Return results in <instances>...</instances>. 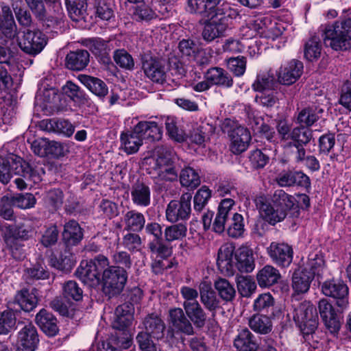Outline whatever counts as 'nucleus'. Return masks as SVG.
<instances>
[{
  "instance_id": "1",
  "label": "nucleus",
  "mask_w": 351,
  "mask_h": 351,
  "mask_svg": "<svg viewBox=\"0 0 351 351\" xmlns=\"http://www.w3.org/2000/svg\"><path fill=\"white\" fill-rule=\"evenodd\" d=\"M256 207L262 218L271 226L285 219L287 210L295 204V198L282 189L276 190L270 198L260 195L256 199Z\"/></svg>"
},
{
  "instance_id": "2",
  "label": "nucleus",
  "mask_w": 351,
  "mask_h": 351,
  "mask_svg": "<svg viewBox=\"0 0 351 351\" xmlns=\"http://www.w3.org/2000/svg\"><path fill=\"white\" fill-rule=\"evenodd\" d=\"M154 164L149 173L155 183L173 182L178 180L176 162L178 157L173 149L166 145L157 146L154 150Z\"/></svg>"
},
{
  "instance_id": "3",
  "label": "nucleus",
  "mask_w": 351,
  "mask_h": 351,
  "mask_svg": "<svg viewBox=\"0 0 351 351\" xmlns=\"http://www.w3.org/2000/svg\"><path fill=\"white\" fill-rule=\"evenodd\" d=\"M234 204V201L232 198L221 200L213 222V229L215 232L221 234L227 226L228 236L239 238L245 231L244 219L241 214L232 213Z\"/></svg>"
},
{
  "instance_id": "4",
  "label": "nucleus",
  "mask_w": 351,
  "mask_h": 351,
  "mask_svg": "<svg viewBox=\"0 0 351 351\" xmlns=\"http://www.w3.org/2000/svg\"><path fill=\"white\" fill-rule=\"evenodd\" d=\"M319 32L326 47H330L335 51H346L351 48L350 18L322 25Z\"/></svg>"
},
{
  "instance_id": "5",
  "label": "nucleus",
  "mask_w": 351,
  "mask_h": 351,
  "mask_svg": "<svg viewBox=\"0 0 351 351\" xmlns=\"http://www.w3.org/2000/svg\"><path fill=\"white\" fill-rule=\"evenodd\" d=\"M12 173L19 175L33 183L41 180L40 173L21 157L11 153H0V182L8 184Z\"/></svg>"
},
{
  "instance_id": "6",
  "label": "nucleus",
  "mask_w": 351,
  "mask_h": 351,
  "mask_svg": "<svg viewBox=\"0 0 351 351\" xmlns=\"http://www.w3.org/2000/svg\"><path fill=\"white\" fill-rule=\"evenodd\" d=\"M292 318L304 336L315 332L318 326V314L316 308L309 301H295L287 314Z\"/></svg>"
},
{
  "instance_id": "7",
  "label": "nucleus",
  "mask_w": 351,
  "mask_h": 351,
  "mask_svg": "<svg viewBox=\"0 0 351 351\" xmlns=\"http://www.w3.org/2000/svg\"><path fill=\"white\" fill-rule=\"evenodd\" d=\"M109 265L107 257L99 254L93 259L82 261L75 271L76 276L89 287L98 285L101 280V274H104Z\"/></svg>"
},
{
  "instance_id": "8",
  "label": "nucleus",
  "mask_w": 351,
  "mask_h": 351,
  "mask_svg": "<svg viewBox=\"0 0 351 351\" xmlns=\"http://www.w3.org/2000/svg\"><path fill=\"white\" fill-rule=\"evenodd\" d=\"M169 330L168 335L171 338L181 339L183 335L191 336L195 334L193 324L181 308H172L169 310L168 316Z\"/></svg>"
},
{
  "instance_id": "9",
  "label": "nucleus",
  "mask_w": 351,
  "mask_h": 351,
  "mask_svg": "<svg viewBox=\"0 0 351 351\" xmlns=\"http://www.w3.org/2000/svg\"><path fill=\"white\" fill-rule=\"evenodd\" d=\"M127 278L125 269L108 265L101 277L104 293L109 298L119 295L125 287Z\"/></svg>"
},
{
  "instance_id": "10",
  "label": "nucleus",
  "mask_w": 351,
  "mask_h": 351,
  "mask_svg": "<svg viewBox=\"0 0 351 351\" xmlns=\"http://www.w3.org/2000/svg\"><path fill=\"white\" fill-rule=\"evenodd\" d=\"M191 193H184L179 200L170 201L166 209L167 220L171 223L187 220L191 213Z\"/></svg>"
},
{
  "instance_id": "11",
  "label": "nucleus",
  "mask_w": 351,
  "mask_h": 351,
  "mask_svg": "<svg viewBox=\"0 0 351 351\" xmlns=\"http://www.w3.org/2000/svg\"><path fill=\"white\" fill-rule=\"evenodd\" d=\"M303 69V63L301 61L293 59L282 64L277 70V80L281 84L291 85L301 77Z\"/></svg>"
},
{
  "instance_id": "12",
  "label": "nucleus",
  "mask_w": 351,
  "mask_h": 351,
  "mask_svg": "<svg viewBox=\"0 0 351 351\" xmlns=\"http://www.w3.org/2000/svg\"><path fill=\"white\" fill-rule=\"evenodd\" d=\"M39 341L37 330L30 322L22 324L17 335L16 351H34Z\"/></svg>"
},
{
  "instance_id": "13",
  "label": "nucleus",
  "mask_w": 351,
  "mask_h": 351,
  "mask_svg": "<svg viewBox=\"0 0 351 351\" xmlns=\"http://www.w3.org/2000/svg\"><path fill=\"white\" fill-rule=\"evenodd\" d=\"M46 44L45 36L39 30H27L19 43L23 51L31 55L39 53Z\"/></svg>"
},
{
  "instance_id": "14",
  "label": "nucleus",
  "mask_w": 351,
  "mask_h": 351,
  "mask_svg": "<svg viewBox=\"0 0 351 351\" xmlns=\"http://www.w3.org/2000/svg\"><path fill=\"white\" fill-rule=\"evenodd\" d=\"M267 252L271 261L279 267H289L293 261V248L287 243L271 242Z\"/></svg>"
},
{
  "instance_id": "15",
  "label": "nucleus",
  "mask_w": 351,
  "mask_h": 351,
  "mask_svg": "<svg viewBox=\"0 0 351 351\" xmlns=\"http://www.w3.org/2000/svg\"><path fill=\"white\" fill-rule=\"evenodd\" d=\"M323 293L337 300V304L343 309L348 304V287L341 281H326L322 287Z\"/></svg>"
},
{
  "instance_id": "16",
  "label": "nucleus",
  "mask_w": 351,
  "mask_h": 351,
  "mask_svg": "<svg viewBox=\"0 0 351 351\" xmlns=\"http://www.w3.org/2000/svg\"><path fill=\"white\" fill-rule=\"evenodd\" d=\"M276 183L281 187L298 185L306 189L311 186L310 178L302 171H283L276 178Z\"/></svg>"
},
{
  "instance_id": "17",
  "label": "nucleus",
  "mask_w": 351,
  "mask_h": 351,
  "mask_svg": "<svg viewBox=\"0 0 351 351\" xmlns=\"http://www.w3.org/2000/svg\"><path fill=\"white\" fill-rule=\"evenodd\" d=\"M231 141L230 149L234 154H239L245 151L251 140L249 130L243 127L237 126L229 132Z\"/></svg>"
},
{
  "instance_id": "18",
  "label": "nucleus",
  "mask_w": 351,
  "mask_h": 351,
  "mask_svg": "<svg viewBox=\"0 0 351 351\" xmlns=\"http://www.w3.org/2000/svg\"><path fill=\"white\" fill-rule=\"evenodd\" d=\"M142 67L145 75L152 81L162 83L165 80V68L158 59L151 56H144Z\"/></svg>"
},
{
  "instance_id": "19",
  "label": "nucleus",
  "mask_w": 351,
  "mask_h": 351,
  "mask_svg": "<svg viewBox=\"0 0 351 351\" xmlns=\"http://www.w3.org/2000/svg\"><path fill=\"white\" fill-rule=\"evenodd\" d=\"M199 291L201 303L214 317L216 311L220 307V301L212 289L211 283L206 280L202 281L199 285Z\"/></svg>"
},
{
  "instance_id": "20",
  "label": "nucleus",
  "mask_w": 351,
  "mask_h": 351,
  "mask_svg": "<svg viewBox=\"0 0 351 351\" xmlns=\"http://www.w3.org/2000/svg\"><path fill=\"white\" fill-rule=\"evenodd\" d=\"M228 27V23L217 18H210L204 22V28L202 32V38L210 43L215 39L223 36Z\"/></svg>"
},
{
  "instance_id": "21",
  "label": "nucleus",
  "mask_w": 351,
  "mask_h": 351,
  "mask_svg": "<svg viewBox=\"0 0 351 351\" xmlns=\"http://www.w3.org/2000/svg\"><path fill=\"white\" fill-rule=\"evenodd\" d=\"M76 256L68 245L64 246L60 252L59 258L52 256L50 258L49 265L61 271L69 272L76 263Z\"/></svg>"
},
{
  "instance_id": "22",
  "label": "nucleus",
  "mask_w": 351,
  "mask_h": 351,
  "mask_svg": "<svg viewBox=\"0 0 351 351\" xmlns=\"http://www.w3.org/2000/svg\"><path fill=\"white\" fill-rule=\"evenodd\" d=\"M145 332L151 335L155 339H160L164 337L166 325L157 313L148 314L143 320Z\"/></svg>"
},
{
  "instance_id": "23",
  "label": "nucleus",
  "mask_w": 351,
  "mask_h": 351,
  "mask_svg": "<svg viewBox=\"0 0 351 351\" xmlns=\"http://www.w3.org/2000/svg\"><path fill=\"white\" fill-rule=\"evenodd\" d=\"M121 143L123 149L128 154L137 152L143 145V137L136 125L132 130L123 132L121 134Z\"/></svg>"
},
{
  "instance_id": "24",
  "label": "nucleus",
  "mask_w": 351,
  "mask_h": 351,
  "mask_svg": "<svg viewBox=\"0 0 351 351\" xmlns=\"http://www.w3.org/2000/svg\"><path fill=\"white\" fill-rule=\"evenodd\" d=\"M318 307L327 328L331 332H337L340 328V322L332 306L324 299L319 301Z\"/></svg>"
},
{
  "instance_id": "25",
  "label": "nucleus",
  "mask_w": 351,
  "mask_h": 351,
  "mask_svg": "<svg viewBox=\"0 0 351 351\" xmlns=\"http://www.w3.org/2000/svg\"><path fill=\"white\" fill-rule=\"evenodd\" d=\"M0 32L7 38H12L16 34V26L10 8L4 3H1Z\"/></svg>"
},
{
  "instance_id": "26",
  "label": "nucleus",
  "mask_w": 351,
  "mask_h": 351,
  "mask_svg": "<svg viewBox=\"0 0 351 351\" xmlns=\"http://www.w3.org/2000/svg\"><path fill=\"white\" fill-rule=\"evenodd\" d=\"M35 321L40 329L48 336H55L58 332L56 318L45 308L36 315Z\"/></svg>"
},
{
  "instance_id": "27",
  "label": "nucleus",
  "mask_w": 351,
  "mask_h": 351,
  "mask_svg": "<svg viewBox=\"0 0 351 351\" xmlns=\"http://www.w3.org/2000/svg\"><path fill=\"white\" fill-rule=\"evenodd\" d=\"M221 0H188V7L191 13L204 18L210 17Z\"/></svg>"
},
{
  "instance_id": "28",
  "label": "nucleus",
  "mask_w": 351,
  "mask_h": 351,
  "mask_svg": "<svg viewBox=\"0 0 351 351\" xmlns=\"http://www.w3.org/2000/svg\"><path fill=\"white\" fill-rule=\"evenodd\" d=\"M42 126L44 130L49 132L61 134L67 137L72 136L75 131L74 125L68 120L64 119H50L43 120Z\"/></svg>"
},
{
  "instance_id": "29",
  "label": "nucleus",
  "mask_w": 351,
  "mask_h": 351,
  "mask_svg": "<svg viewBox=\"0 0 351 351\" xmlns=\"http://www.w3.org/2000/svg\"><path fill=\"white\" fill-rule=\"evenodd\" d=\"M206 79L212 86H218L224 88H230L233 84L231 75L223 69L220 67H212L205 73Z\"/></svg>"
},
{
  "instance_id": "30",
  "label": "nucleus",
  "mask_w": 351,
  "mask_h": 351,
  "mask_svg": "<svg viewBox=\"0 0 351 351\" xmlns=\"http://www.w3.org/2000/svg\"><path fill=\"white\" fill-rule=\"evenodd\" d=\"M131 199L133 204L139 207H147L151 203V190L143 182H136L131 188Z\"/></svg>"
},
{
  "instance_id": "31",
  "label": "nucleus",
  "mask_w": 351,
  "mask_h": 351,
  "mask_svg": "<svg viewBox=\"0 0 351 351\" xmlns=\"http://www.w3.org/2000/svg\"><path fill=\"white\" fill-rule=\"evenodd\" d=\"M313 280L312 274H308L301 267L296 269L292 275L291 287L295 293L304 294L309 290L311 283Z\"/></svg>"
},
{
  "instance_id": "32",
  "label": "nucleus",
  "mask_w": 351,
  "mask_h": 351,
  "mask_svg": "<svg viewBox=\"0 0 351 351\" xmlns=\"http://www.w3.org/2000/svg\"><path fill=\"white\" fill-rule=\"evenodd\" d=\"M237 267L241 272H252L254 267V258L252 250L246 246L239 247L235 252Z\"/></svg>"
},
{
  "instance_id": "33",
  "label": "nucleus",
  "mask_w": 351,
  "mask_h": 351,
  "mask_svg": "<svg viewBox=\"0 0 351 351\" xmlns=\"http://www.w3.org/2000/svg\"><path fill=\"white\" fill-rule=\"evenodd\" d=\"M324 112V110L319 106H309L298 113L297 122L302 126H311L322 117Z\"/></svg>"
},
{
  "instance_id": "34",
  "label": "nucleus",
  "mask_w": 351,
  "mask_h": 351,
  "mask_svg": "<svg viewBox=\"0 0 351 351\" xmlns=\"http://www.w3.org/2000/svg\"><path fill=\"white\" fill-rule=\"evenodd\" d=\"M89 53L86 50L70 51L66 56V66L73 71L83 70L89 62Z\"/></svg>"
},
{
  "instance_id": "35",
  "label": "nucleus",
  "mask_w": 351,
  "mask_h": 351,
  "mask_svg": "<svg viewBox=\"0 0 351 351\" xmlns=\"http://www.w3.org/2000/svg\"><path fill=\"white\" fill-rule=\"evenodd\" d=\"M77 79L91 93L99 98H104L108 93V88L101 80L88 75L80 74Z\"/></svg>"
},
{
  "instance_id": "36",
  "label": "nucleus",
  "mask_w": 351,
  "mask_h": 351,
  "mask_svg": "<svg viewBox=\"0 0 351 351\" xmlns=\"http://www.w3.org/2000/svg\"><path fill=\"white\" fill-rule=\"evenodd\" d=\"M234 247L231 244H225L218 251L217 264L222 272L232 273L233 269L232 256Z\"/></svg>"
},
{
  "instance_id": "37",
  "label": "nucleus",
  "mask_w": 351,
  "mask_h": 351,
  "mask_svg": "<svg viewBox=\"0 0 351 351\" xmlns=\"http://www.w3.org/2000/svg\"><path fill=\"white\" fill-rule=\"evenodd\" d=\"M281 275L280 271L271 265H265L258 271L256 280L261 287H269L277 283Z\"/></svg>"
},
{
  "instance_id": "38",
  "label": "nucleus",
  "mask_w": 351,
  "mask_h": 351,
  "mask_svg": "<svg viewBox=\"0 0 351 351\" xmlns=\"http://www.w3.org/2000/svg\"><path fill=\"white\" fill-rule=\"evenodd\" d=\"M183 310L193 326L197 328L204 327L207 315L199 302L189 304L186 307L183 308Z\"/></svg>"
},
{
  "instance_id": "39",
  "label": "nucleus",
  "mask_w": 351,
  "mask_h": 351,
  "mask_svg": "<svg viewBox=\"0 0 351 351\" xmlns=\"http://www.w3.org/2000/svg\"><path fill=\"white\" fill-rule=\"evenodd\" d=\"M234 346L238 351H256L258 348L254 335L247 328L239 331L234 339Z\"/></svg>"
},
{
  "instance_id": "40",
  "label": "nucleus",
  "mask_w": 351,
  "mask_h": 351,
  "mask_svg": "<svg viewBox=\"0 0 351 351\" xmlns=\"http://www.w3.org/2000/svg\"><path fill=\"white\" fill-rule=\"evenodd\" d=\"M36 289L29 291L27 289L19 291L14 298V303L17 304L20 308L29 312L33 310L37 305L38 298Z\"/></svg>"
},
{
  "instance_id": "41",
  "label": "nucleus",
  "mask_w": 351,
  "mask_h": 351,
  "mask_svg": "<svg viewBox=\"0 0 351 351\" xmlns=\"http://www.w3.org/2000/svg\"><path fill=\"white\" fill-rule=\"evenodd\" d=\"M62 237L66 245H77L83 238V232L79 223L75 220H71L64 226Z\"/></svg>"
},
{
  "instance_id": "42",
  "label": "nucleus",
  "mask_w": 351,
  "mask_h": 351,
  "mask_svg": "<svg viewBox=\"0 0 351 351\" xmlns=\"http://www.w3.org/2000/svg\"><path fill=\"white\" fill-rule=\"evenodd\" d=\"M125 229L132 232H140L145 223L144 215L136 210L126 212L123 217Z\"/></svg>"
},
{
  "instance_id": "43",
  "label": "nucleus",
  "mask_w": 351,
  "mask_h": 351,
  "mask_svg": "<svg viewBox=\"0 0 351 351\" xmlns=\"http://www.w3.org/2000/svg\"><path fill=\"white\" fill-rule=\"evenodd\" d=\"M136 130H140L143 138L158 141L162 138L161 128L155 121H141L136 125Z\"/></svg>"
},
{
  "instance_id": "44",
  "label": "nucleus",
  "mask_w": 351,
  "mask_h": 351,
  "mask_svg": "<svg viewBox=\"0 0 351 351\" xmlns=\"http://www.w3.org/2000/svg\"><path fill=\"white\" fill-rule=\"evenodd\" d=\"M249 326L255 332L266 335L272 330V322L266 315H255L249 320Z\"/></svg>"
},
{
  "instance_id": "45",
  "label": "nucleus",
  "mask_w": 351,
  "mask_h": 351,
  "mask_svg": "<svg viewBox=\"0 0 351 351\" xmlns=\"http://www.w3.org/2000/svg\"><path fill=\"white\" fill-rule=\"evenodd\" d=\"M12 232V237L19 240H27L32 234V228L29 224L23 223L17 226L4 225L2 226V235L5 236L6 233Z\"/></svg>"
},
{
  "instance_id": "46",
  "label": "nucleus",
  "mask_w": 351,
  "mask_h": 351,
  "mask_svg": "<svg viewBox=\"0 0 351 351\" xmlns=\"http://www.w3.org/2000/svg\"><path fill=\"white\" fill-rule=\"evenodd\" d=\"M67 10L71 19L79 21L86 12V0H65Z\"/></svg>"
},
{
  "instance_id": "47",
  "label": "nucleus",
  "mask_w": 351,
  "mask_h": 351,
  "mask_svg": "<svg viewBox=\"0 0 351 351\" xmlns=\"http://www.w3.org/2000/svg\"><path fill=\"white\" fill-rule=\"evenodd\" d=\"M214 287L218 295L223 300L226 302L232 301L236 295V290L234 285L225 278H219L216 280Z\"/></svg>"
},
{
  "instance_id": "48",
  "label": "nucleus",
  "mask_w": 351,
  "mask_h": 351,
  "mask_svg": "<svg viewBox=\"0 0 351 351\" xmlns=\"http://www.w3.org/2000/svg\"><path fill=\"white\" fill-rule=\"evenodd\" d=\"M304 58L310 62L317 60L322 53V45L317 36H312L304 45Z\"/></svg>"
},
{
  "instance_id": "49",
  "label": "nucleus",
  "mask_w": 351,
  "mask_h": 351,
  "mask_svg": "<svg viewBox=\"0 0 351 351\" xmlns=\"http://www.w3.org/2000/svg\"><path fill=\"white\" fill-rule=\"evenodd\" d=\"M10 234V232L6 233L5 236H3V238L12 256L18 261L24 259L26 254L25 245L19 240L12 237Z\"/></svg>"
},
{
  "instance_id": "50",
  "label": "nucleus",
  "mask_w": 351,
  "mask_h": 351,
  "mask_svg": "<svg viewBox=\"0 0 351 351\" xmlns=\"http://www.w3.org/2000/svg\"><path fill=\"white\" fill-rule=\"evenodd\" d=\"M180 182L182 186L194 189L200 184L201 180L198 173L195 169L186 167L180 172Z\"/></svg>"
},
{
  "instance_id": "51",
  "label": "nucleus",
  "mask_w": 351,
  "mask_h": 351,
  "mask_svg": "<svg viewBox=\"0 0 351 351\" xmlns=\"http://www.w3.org/2000/svg\"><path fill=\"white\" fill-rule=\"evenodd\" d=\"M276 84V82L273 75L264 73L257 76L256 80L252 84V88L256 92L261 93L274 90Z\"/></svg>"
},
{
  "instance_id": "52",
  "label": "nucleus",
  "mask_w": 351,
  "mask_h": 351,
  "mask_svg": "<svg viewBox=\"0 0 351 351\" xmlns=\"http://www.w3.org/2000/svg\"><path fill=\"white\" fill-rule=\"evenodd\" d=\"M62 294L67 300L80 301L83 298V290L74 280H69L62 286Z\"/></svg>"
},
{
  "instance_id": "53",
  "label": "nucleus",
  "mask_w": 351,
  "mask_h": 351,
  "mask_svg": "<svg viewBox=\"0 0 351 351\" xmlns=\"http://www.w3.org/2000/svg\"><path fill=\"white\" fill-rule=\"evenodd\" d=\"M178 48L181 58L188 61L194 59L198 51V47L191 39H182L179 42Z\"/></svg>"
},
{
  "instance_id": "54",
  "label": "nucleus",
  "mask_w": 351,
  "mask_h": 351,
  "mask_svg": "<svg viewBox=\"0 0 351 351\" xmlns=\"http://www.w3.org/2000/svg\"><path fill=\"white\" fill-rule=\"evenodd\" d=\"M324 267V261L323 258L317 254L309 257L308 261L302 267V269H305L307 274H312L314 278L315 276L322 275Z\"/></svg>"
},
{
  "instance_id": "55",
  "label": "nucleus",
  "mask_w": 351,
  "mask_h": 351,
  "mask_svg": "<svg viewBox=\"0 0 351 351\" xmlns=\"http://www.w3.org/2000/svg\"><path fill=\"white\" fill-rule=\"evenodd\" d=\"M187 232L186 225L179 223L167 226L165 230V238L168 242L181 240L186 237Z\"/></svg>"
},
{
  "instance_id": "56",
  "label": "nucleus",
  "mask_w": 351,
  "mask_h": 351,
  "mask_svg": "<svg viewBox=\"0 0 351 351\" xmlns=\"http://www.w3.org/2000/svg\"><path fill=\"white\" fill-rule=\"evenodd\" d=\"M211 195V190L206 186H203L198 189L193 197L194 210L197 213H201L207 205Z\"/></svg>"
},
{
  "instance_id": "57",
  "label": "nucleus",
  "mask_w": 351,
  "mask_h": 351,
  "mask_svg": "<svg viewBox=\"0 0 351 351\" xmlns=\"http://www.w3.org/2000/svg\"><path fill=\"white\" fill-rule=\"evenodd\" d=\"M83 45L96 56H104L108 53V42L101 38L85 39Z\"/></svg>"
},
{
  "instance_id": "58",
  "label": "nucleus",
  "mask_w": 351,
  "mask_h": 351,
  "mask_svg": "<svg viewBox=\"0 0 351 351\" xmlns=\"http://www.w3.org/2000/svg\"><path fill=\"white\" fill-rule=\"evenodd\" d=\"M237 284L238 291L243 297H250L256 289L255 281L250 276H239Z\"/></svg>"
},
{
  "instance_id": "59",
  "label": "nucleus",
  "mask_w": 351,
  "mask_h": 351,
  "mask_svg": "<svg viewBox=\"0 0 351 351\" xmlns=\"http://www.w3.org/2000/svg\"><path fill=\"white\" fill-rule=\"evenodd\" d=\"M16 324V315L12 309L0 313V335L8 334Z\"/></svg>"
},
{
  "instance_id": "60",
  "label": "nucleus",
  "mask_w": 351,
  "mask_h": 351,
  "mask_svg": "<svg viewBox=\"0 0 351 351\" xmlns=\"http://www.w3.org/2000/svg\"><path fill=\"white\" fill-rule=\"evenodd\" d=\"M114 5L108 0H97L95 3L96 14L102 20L108 21L114 16Z\"/></svg>"
},
{
  "instance_id": "61",
  "label": "nucleus",
  "mask_w": 351,
  "mask_h": 351,
  "mask_svg": "<svg viewBox=\"0 0 351 351\" xmlns=\"http://www.w3.org/2000/svg\"><path fill=\"white\" fill-rule=\"evenodd\" d=\"M63 91L74 101L84 103L87 101L86 95L84 91L72 82H66L63 86Z\"/></svg>"
},
{
  "instance_id": "62",
  "label": "nucleus",
  "mask_w": 351,
  "mask_h": 351,
  "mask_svg": "<svg viewBox=\"0 0 351 351\" xmlns=\"http://www.w3.org/2000/svg\"><path fill=\"white\" fill-rule=\"evenodd\" d=\"M114 60L121 68L132 70L134 62L132 56L125 49H118L114 52Z\"/></svg>"
},
{
  "instance_id": "63",
  "label": "nucleus",
  "mask_w": 351,
  "mask_h": 351,
  "mask_svg": "<svg viewBox=\"0 0 351 351\" xmlns=\"http://www.w3.org/2000/svg\"><path fill=\"white\" fill-rule=\"evenodd\" d=\"M14 206L21 209L32 208L36 203L34 196L31 193H19L9 196Z\"/></svg>"
},
{
  "instance_id": "64",
  "label": "nucleus",
  "mask_w": 351,
  "mask_h": 351,
  "mask_svg": "<svg viewBox=\"0 0 351 351\" xmlns=\"http://www.w3.org/2000/svg\"><path fill=\"white\" fill-rule=\"evenodd\" d=\"M236 14V11L231 8L230 5L226 1H223L216 7L211 18H217L223 21V23H227L229 18H232Z\"/></svg>"
}]
</instances>
